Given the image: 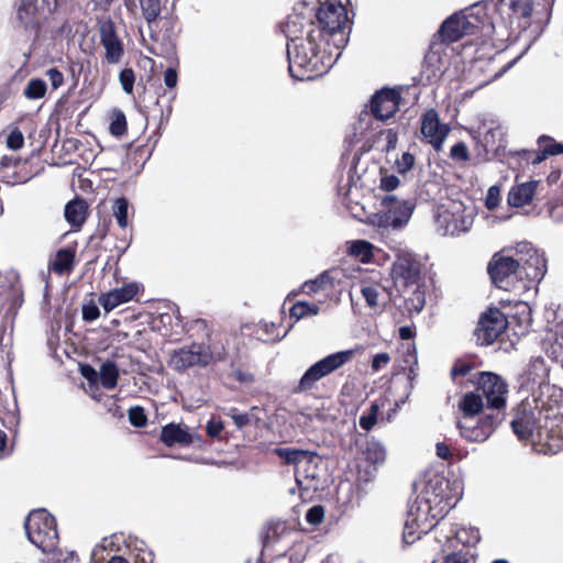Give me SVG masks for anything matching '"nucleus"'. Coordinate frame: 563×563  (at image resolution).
<instances>
[{"instance_id":"41","label":"nucleus","mask_w":563,"mask_h":563,"mask_svg":"<svg viewBox=\"0 0 563 563\" xmlns=\"http://www.w3.org/2000/svg\"><path fill=\"white\" fill-rule=\"evenodd\" d=\"M129 210L130 203L125 197L117 198L112 203V216L122 230H126V228L131 225L129 221Z\"/></svg>"},{"instance_id":"14","label":"nucleus","mask_w":563,"mask_h":563,"mask_svg":"<svg viewBox=\"0 0 563 563\" xmlns=\"http://www.w3.org/2000/svg\"><path fill=\"white\" fill-rule=\"evenodd\" d=\"M518 262L516 255H507L501 250L493 255L487 265L492 283L499 289L519 292Z\"/></svg>"},{"instance_id":"57","label":"nucleus","mask_w":563,"mask_h":563,"mask_svg":"<svg viewBox=\"0 0 563 563\" xmlns=\"http://www.w3.org/2000/svg\"><path fill=\"white\" fill-rule=\"evenodd\" d=\"M324 519V508L321 505L312 506L306 514V520L310 525H319Z\"/></svg>"},{"instance_id":"48","label":"nucleus","mask_w":563,"mask_h":563,"mask_svg":"<svg viewBox=\"0 0 563 563\" xmlns=\"http://www.w3.org/2000/svg\"><path fill=\"white\" fill-rule=\"evenodd\" d=\"M456 538L464 545L475 547L481 540V534L477 528H462L456 532Z\"/></svg>"},{"instance_id":"49","label":"nucleus","mask_w":563,"mask_h":563,"mask_svg":"<svg viewBox=\"0 0 563 563\" xmlns=\"http://www.w3.org/2000/svg\"><path fill=\"white\" fill-rule=\"evenodd\" d=\"M129 421L135 428H143L147 424V416L142 406L131 407L128 411Z\"/></svg>"},{"instance_id":"50","label":"nucleus","mask_w":563,"mask_h":563,"mask_svg":"<svg viewBox=\"0 0 563 563\" xmlns=\"http://www.w3.org/2000/svg\"><path fill=\"white\" fill-rule=\"evenodd\" d=\"M416 164V157L409 152H404L395 162V169L400 175H406L410 172Z\"/></svg>"},{"instance_id":"38","label":"nucleus","mask_w":563,"mask_h":563,"mask_svg":"<svg viewBox=\"0 0 563 563\" xmlns=\"http://www.w3.org/2000/svg\"><path fill=\"white\" fill-rule=\"evenodd\" d=\"M177 319L183 323V330L189 338H206L207 340L210 339L212 330L209 327L207 320L197 318L183 322V318L179 314L177 316Z\"/></svg>"},{"instance_id":"19","label":"nucleus","mask_w":563,"mask_h":563,"mask_svg":"<svg viewBox=\"0 0 563 563\" xmlns=\"http://www.w3.org/2000/svg\"><path fill=\"white\" fill-rule=\"evenodd\" d=\"M60 0H21L18 19L25 30L37 31L43 21L51 16Z\"/></svg>"},{"instance_id":"47","label":"nucleus","mask_w":563,"mask_h":563,"mask_svg":"<svg viewBox=\"0 0 563 563\" xmlns=\"http://www.w3.org/2000/svg\"><path fill=\"white\" fill-rule=\"evenodd\" d=\"M511 12L522 19H530L533 12L532 0H510Z\"/></svg>"},{"instance_id":"12","label":"nucleus","mask_w":563,"mask_h":563,"mask_svg":"<svg viewBox=\"0 0 563 563\" xmlns=\"http://www.w3.org/2000/svg\"><path fill=\"white\" fill-rule=\"evenodd\" d=\"M280 31L290 44L308 43V33L310 31L314 42H319V26L313 19L312 8L305 3L294 8V11L280 24Z\"/></svg>"},{"instance_id":"31","label":"nucleus","mask_w":563,"mask_h":563,"mask_svg":"<svg viewBox=\"0 0 563 563\" xmlns=\"http://www.w3.org/2000/svg\"><path fill=\"white\" fill-rule=\"evenodd\" d=\"M478 366V363L475 358L472 357H461L456 358L451 367L450 376L454 384L459 385L460 387H468L467 380L463 382V377L470 376L474 373H472L476 367Z\"/></svg>"},{"instance_id":"21","label":"nucleus","mask_w":563,"mask_h":563,"mask_svg":"<svg viewBox=\"0 0 563 563\" xmlns=\"http://www.w3.org/2000/svg\"><path fill=\"white\" fill-rule=\"evenodd\" d=\"M478 20L475 16H468L463 13H454L441 24L439 36L444 44H452L460 41L465 35H474L478 32Z\"/></svg>"},{"instance_id":"33","label":"nucleus","mask_w":563,"mask_h":563,"mask_svg":"<svg viewBox=\"0 0 563 563\" xmlns=\"http://www.w3.org/2000/svg\"><path fill=\"white\" fill-rule=\"evenodd\" d=\"M88 205L84 199L76 198L65 206V218L74 228H80L86 221Z\"/></svg>"},{"instance_id":"23","label":"nucleus","mask_w":563,"mask_h":563,"mask_svg":"<svg viewBox=\"0 0 563 563\" xmlns=\"http://www.w3.org/2000/svg\"><path fill=\"white\" fill-rule=\"evenodd\" d=\"M420 123V132L426 142L430 144L435 152H440L451 131L450 126L440 121L439 113L433 108L422 113Z\"/></svg>"},{"instance_id":"1","label":"nucleus","mask_w":563,"mask_h":563,"mask_svg":"<svg viewBox=\"0 0 563 563\" xmlns=\"http://www.w3.org/2000/svg\"><path fill=\"white\" fill-rule=\"evenodd\" d=\"M340 54L341 51H335L331 43L323 38L314 42L310 32L308 43H287L289 74L300 81L316 79L329 71Z\"/></svg>"},{"instance_id":"42","label":"nucleus","mask_w":563,"mask_h":563,"mask_svg":"<svg viewBox=\"0 0 563 563\" xmlns=\"http://www.w3.org/2000/svg\"><path fill=\"white\" fill-rule=\"evenodd\" d=\"M319 311L320 307L316 303L297 301L290 308L289 317L290 319H294L295 322H297L305 317L317 316Z\"/></svg>"},{"instance_id":"36","label":"nucleus","mask_w":563,"mask_h":563,"mask_svg":"<svg viewBox=\"0 0 563 563\" xmlns=\"http://www.w3.org/2000/svg\"><path fill=\"white\" fill-rule=\"evenodd\" d=\"M274 454L284 460L286 465H297L302 461L312 462L316 453L296 448H276Z\"/></svg>"},{"instance_id":"61","label":"nucleus","mask_w":563,"mask_h":563,"mask_svg":"<svg viewBox=\"0 0 563 563\" xmlns=\"http://www.w3.org/2000/svg\"><path fill=\"white\" fill-rule=\"evenodd\" d=\"M53 89H57L64 84V75L56 67L49 68L45 73Z\"/></svg>"},{"instance_id":"22","label":"nucleus","mask_w":563,"mask_h":563,"mask_svg":"<svg viewBox=\"0 0 563 563\" xmlns=\"http://www.w3.org/2000/svg\"><path fill=\"white\" fill-rule=\"evenodd\" d=\"M100 44L104 48V60L118 64L124 55V44L120 38L114 22L110 18L98 21Z\"/></svg>"},{"instance_id":"16","label":"nucleus","mask_w":563,"mask_h":563,"mask_svg":"<svg viewBox=\"0 0 563 563\" xmlns=\"http://www.w3.org/2000/svg\"><path fill=\"white\" fill-rule=\"evenodd\" d=\"M365 300L366 307L374 312H383L393 302V289L382 283L379 273L364 276L353 284Z\"/></svg>"},{"instance_id":"64","label":"nucleus","mask_w":563,"mask_h":563,"mask_svg":"<svg viewBox=\"0 0 563 563\" xmlns=\"http://www.w3.org/2000/svg\"><path fill=\"white\" fill-rule=\"evenodd\" d=\"M223 429H224V424L221 420L212 419L207 423V427H206L207 435L210 437L211 439L219 438L221 432L223 431Z\"/></svg>"},{"instance_id":"51","label":"nucleus","mask_w":563,"mask_h":563,"mask_svg":"<svg viewBox=\"0 0 563 563\" xmlns=\"http://www.w3.org/2000/svg\"><path fill=\"white\" fill-rule=\"evenodd\" d=\"M380 180H379V189L386 192H390L398 188L400 185V180L396 175H388L385 168L379 169Z\"/></svg>"},{"instance_id":"53","label":"nucleus","mask_w":563,"mask_h":563,"mask_svg":"<svg viewBox=\"0 0 563 563\" xmlns=\"http://www.w3.org/2000/svg\"><path fill=\"white\" fill-rule=\"evenodd\" d=\"M5 143L10 150L18 151L22 148L24 146V136L22 131L18 126L13 128L9 132Z\"/></svg>"},{"instance_id":"27","label":"nucleus","mask_w":563,"mask_h":563,"mask_svg":"<svg viewBox=\"0 0 563 563\" xmlns=\"http://www.w3.org/2000/svg\"><path fill=\"white\" fill-rule=\"evenodd\" d=\"M539 180L515 184L507 195V202L510 207L521 208L531 203L536 195Z\"/></svg>"},{"instance_id":"39","label":"nucleus","mask_w":563,"mask_h":563,"mask_svg":"<svg viewBox=\"0 0 563 563\" xmlns=\"http://www.w3.org/2000/svg\"><path fill=\"white\" fill-rule=\"evenodd\" d=\"M289 532H287V528L282 522L269 523L265 527L263 534V549L269 550L274 549V547L287 537Z\"/></svg>"},{"instance_id":"6","label":"nucleus","mask_w":563,"mask_h":563,"mask_svg":"<svg viewBox=\"0 0 563 563\" xmlns=\"http://www.w3.org/2000/svg\"><path fill=\"white\" fill-rule=\"evenodd\" d=\"M474 387L464 395H473L481 401L482 409L506 416L508 384L494 372H476L467 379Z\"/></svg>"},{"instance_id":"55","label":"nucleus","mask_w":563,"mask_h":563,"mask_svg":"<svg viewBox=\"0 0 563 563\" xmlns=\"http://www.w3.org/2000/svg\"><path fill=\"white\" fill-rule=\"evenodd\" d=\"M475 559L470 551L453 552L444 558L442 563H474Z\"/></svg>"},{"instance_id":"63","label":"nucleus","mask_w":563,"mask_h":563,"mask_svg":"<svg viewBox=\"0 0 563 563\" xmlns=\"http://www.w3.org/2000/svg\"><path fill=\"white\" fill-rule=\"evenodd\" d=\"M435 453L439 459L448 462H451L454 459L453 451L451 450L450 445H448L445 442H438L435 444Z\"/></svg>"},{"instance_id":"25","label":"nucleus","mask_w":563,"mask_h":563,"mask_svg":"<svg viewBox=\"0 0 563 563\" xmlns=\"http://www.w3.org/2000/svg\"><path fill=\"white\" fill-rule=\"evenodd\" d=\"M139 285L136 283H129L121 288H115L99 296V303L106 312H110L122 303L133 300L139 294Z\"/></svg>"},{"instance_id":"4","label":"nucleus","mask_w":563,"mask_h":563,"mask_svg":"<svg viewBox=\"0 0 563 563\" xmlns=\"http://www.w3.org/2000/svg\"><path fill=\"white\" fill-rule=\"evenodd\" d=\"M139 2L150 31L151 43L146 48L153 55L173 57L176 54L175 19L161 18V0H139Z\"/></svg>"},{"instance_id":"59","label":"nucleus","mask_w":563,"mask_h":563,"mask_svg":"<svg viewBox=\"0 0 563 563\" xmlns=\"http://www.w3.org/2000/svg\"><path fill=\"white\" fill-rule=\"evenodd\" d=\"M227 415L233 420L234 424L240 430L251 422L250 415L246 412L241 413L236 408H231Z\"/></svg>"},{"instance_id":"43","label":"nucleus","mask_w":563,"mask_h":563,"mask_svg":"<svg viewBox=\"0 0 563 563\" xmlns=\"http://www.w3.org/2000/svg\"><path fill=\"white\" fill-rule=\"evenodd\" d=\"M429 531H421L417 523V519L407 517L404 526L402 541L406 544H412L421 538L422 534H427Z\"/></svg>"},{"instance_id":"35","label":"nucleus","mask_w":563,"mask_h":563,"mask_svg":"<svg viewBox=\"0 0 563 563\" xmlns=\"http://www.w3.org/2000/svg\"><path fill=\"white\" fill-rule=\"evenodd\" d=\"M0 299H3V305L7 306L5 314L14 317L24 301L22 287L11 285L7 290L0 291Z\"/></svg>"},{"instance_id":"24","label":"nucleus","mask_w":563,"mask_h":563,"mask_svg":"<svg viewBox=\"0 0 563 563\" xmlns=\"http://www.w3.org/2000/svg\"><path fill=\"white\" fill-rule=\"evenodd\" d=\"M539 150H520L514 153V157H518L520 165L540 164L548 156L563 154V144L554 141L549 135H541L538 137Z\"/></svg>"},{"instance_id":"46","label":"nucleus","mask_w":563,"mask_h":563,"mask_svg":"<svg viewBox=\"0 0 563 563\" xmlns=\"http://www.w3.org/2000/svg\"><path fill=\"white\" fill-rule=\"evenodd\" d=\"M46 93V84L43 79L32 78L25 89L24 96L27 99H40L43 98Z\"/></svg>"},{"instance_id":"17","label":"nucleus","mask_w":563,"mask_h":563,"mask_svg":"<svg viewBox=\"0 0 563 563\" xmlns=\"http://www.w3.org/2000/svg\"><path fill=\"white\" fill-rule=\"evenodd\" d=\"M448 489L449 481L443 476L434 475L426 483L423 489L417 497L427 504V506H430L438 519H443L455 505Z\"/></svg>"},{"instance_id":"13","label":"nucleus","mask_w":563,"mask_h":563,"mask_svg":"<svg viewBox=\"0 0 563 563\" xmlns=\"http://www.w3.org/2000/svg\"><path fill=\"white\" fill-rule=\"evenodd\" d=\"M354 354V350H345L332 353L316 362L303 373L292 391L295 394L310 391L320 379L349 363Z\"/></svg>"},{"instance_id":"56","label":"nucleus","mask_w":563,"mask_h":563,"mask_svg":"<svg viewBox=\"0 0 563 563\" xmlns=\"http://www.w3.org/2000/svg\"><path fill=\"white\" fill-rule=\"evenodd\" d=\"M303 560V556L297 555L295 558V551L294 549H290L288 551H284L280 553H277L269 563H301Z\"/></svg>"},{"instance_id":"15","label":"nucleus","mask_w":563,"mask_h":563,"mask_svg":"<svg viewBox=\"0 0 563 563\" xmlns=\"http://www.w3.org/2000/svg\"><path fill=\"white\" fill-rule=\"evenodd\" d=\"M404 87H384L376 90L362 111V114H371L375 120L386 122L399 111Z\"/></svg>"},{"instance_id":"7","label":"nucleus","mask_w":563,"mask_h":563,"mask_svg":"<svg viewBox=\"0 0 563 563\" xmlns=\"http://www.w3.org/2000/svg\"><path fill=\"white\" fill-rule=\"evenodd\" d=\"M224 347L214 351L211 344L191 342L190 344L174 349L168 354L167 366L178 374H185L194 368H207L225 360Z\"/></svg>"},{"instance_id":"52","label":"nucleus","mask_w":563,"mask_h":563,"mask_svg":"<svg viewBox=\"0 0 563 563\" xmlns=\"http://www.w3.org/2000/svg\"><path fill=\"white\" fill-rule=\"evenodd\" d=\"M119 81L122 86V89L131 95L133 92L134 82H135V73L132 68H123L119 74Z\"/></svg>"},{"instance_id":"58","label":"nucleus","mask_w":563,"mask_h":563,"mask_svg":"<svg viewBox=\"0 0 563 563\" xmlns=\"http://www.w3.org/2000/svg\"><path fill=\"white\" fill-rule=\"evenodd\" d=\"M500 201V189L498 186H492L487 190L485 206L488 210H495Z\"/></svg>"},{"instance_id":"26","label":"nucleus","mask_w":563,"mask_h":563,"mask_svg":"<svg viewBox=\"0 0 563 563\" xmlns=\"http://www.w3.org/2000/svg\"><path fill=\"white\" fill-rule=\"evenodd\" d=\"M407 517L417 519V523L421 531H431L441 520L438 519L430 506H427V504L421 501L418 497L413 504L409 506Z\"/></svg>"},{"instance_id":"28","label":"nucleus","mask_w":563,"mask_h":563,"mask_svg":"<svg viewBox=\"0 0 563 563\" xmlns=\"http://www.w3.org/2000/svg\"><path fill=\"white\" fill-rule=\"evenodd\" d=\"M76 249L67 246L59 249L55 257L48 262V271L63 276L73 272L75 267Z\"/></svg>"},{"instance_id":"45","label":"nucleus","mask_w":563,"mask_h":563,"mask_svg":"<svg viewBox=\"0 0 563 563\" xmlns=\"http://www.w3.org/2000/svg\"><path fill=\"white\" fill-rule=\"evenodd\" d=\"M351 254L358 257L361 262L368 263L373 258V245L364 240L353 242Z\"/></svg>"},{"instance_id":"37","label":"nucleus","mask_w":563,"mask_h":563,"mask_svg":"<svg viewBox=\"0 0 563 563\" xmlns=\"http://www.w3.org/2000/svg\"><path fill=\"white\" fill-rule=\"evenodd\" d=\"M388 402L387 397H380L373 401L369 408L361 415L358 420L360 427L365 431H371L378 421L380 409Z\"/></svg>"},{"instance_id":"40","label":"nucleus","mask_w":563,"mask_h":563,"mask_svg":"<svg viewBox=\"0 0 563 563\" xmlns=\"http://www.w3.org/2000/svg\"><path fill=\"white\" fill-rule=\"evenodd\" d=\"M119 368L113 361H106L101 364L99 371V379L102 387L113 389L118 385Z\"/></svg>"},{"instance_id":"20","label":"nucleus","mask_w":563,"mask_h":563,"mask_svg":"<svg viewBox=\"0 0 563 563\" xmlns=\"http://www.w3.org/2000/svg\"><path fill=\"white\" fill-rule=\"evenodd\" d=\"M383 211L377 213V224L384 228H401L410 219L413 206L406 200H398L396 196L388 195L382 199Z\"/></svg>"},{"instance_id":"44","label":"nucleus","mask_w":563,"mask_h":563,"mask_svg":"<svg viewBox=\"0 0 563 563\" xmlns=\"http://www.w3.org/2000/svg\"><path fill=\"white\" fill-rule=\"evenodd\" d=\"M109 130L113 136H118V137L122 136L126 133L128 123H126V118H125V114L123 113V111L118 110V109L113 110V112L111 114V122H110Z\"/></svg>"},{"instance_id":"3","label":"nucleus","mask_w":563,"mask_h":563,"mask_svg":"<svg viewBox=\"0 0 563 563\" xmlns=\"http://www.w3.org/2000/svg\"><path fill=\"white\" fill-rule=\"evenodd\" d=\"M461 417L456 426L460 434L468 442H484L505 421L506 416L482 409L481 401L473 395H463L459 401Z\"/></svg>"},{"instance_id":"54","label":"nucleus","mask_w":563,"mask_h":563,"mask_svg":"<svg viewBox=\"0 0 563 563\" xmlns=\"http://www.w3.org/2000/svg\"><path fill=\"white\" fill-rule=\"evenodd\" d=\"M450 157L456 162H466L470 159V153L466 144L463 141L454 144L450 150Z\"/></svg>"},{"instance_id":"60","label":"nucleus","mask_w":563,"mask_h":563,"mask_svg":"<svg viewBox=\"0 0 563 563\" xmlns=\"http://www.w3.org/2000/svg\"><path fill=\"white\" fill-rule=\"evenodd\" d=\"M81 312H82V319L88 322L95 321L100 316L98 306L92 301L87 305H84Z\"/></svg>"},{"instance_id":"30","label":"nucleus","mask_w":563,"mask_h":563,"mask_svg":"<svg viewBox=\"0 0 563 563\" xmlns=\"http://www.w3.org/2000/svg\"><path fill=\"white\" fill-rule=\"evenodd\" d=\"M159 439L166 446H174L176 444L187 446L194 441L192 435L186 429L175 423L164 426Z\"/></svg>"},{"instance_id":"9","label":"nucleus","mask_w":563,"mask_h":563,"mask_svg":"<svg viewBox=\"0 0 563 563\" xmlns=\"http://www.w3.org/2000/svg\"><path fill=\"white\" fill-rule=\"evenodd\" d=\"M27 539L44 553H54L57 549L59 536L54 516L44 509L35 510L29 515L24 522Z\"/></svg>"},{"instance_id":"32","label":"nucleus","mask_w":563,"mask_h":563,"mask_svg":"<svg viewBox=\"0 0 563 563\" xmlns=\"http://www.w3.org/2000/svg\"><path fill=\"white\" fill-rule=\"evenodd\" d=\"M361 459L376 468L377 465L383 464L386 459V450L382 443L375 439L366 440L360 446Z\"/></svg>"},{"instance_id":"11","label":"nucleus","mask_w":563,"mask_h":563,"mask_svg":"<svg viewBox=\"0 0 563 563\" xmlns=\"http://www.w3.org/2000/svg\"><path fill=\"white\" fill-rule=\"evenodd\" d=\"M537 451L542 454L563 451V404L553 401L545 409V421L537 434Z\"/></svg>"},{"instance_id":"5","label":"nucleus","mask_w":563,"mask_h":563,"mask_svg":"<svg viewBox=\"0 0 563 563\" xmlns=\"http://www.w3.org/2000/svg\"><path fill=\"white\" fill-rule=\"evenodd\" d=\"M312 15L319 26V40L328 41L335 51L343 49L350 32L346 7L339 1L327 0L320 2L317 10L312 9Z\"/></svg>"},{"instance_id":"34","label":"nucleus","mask_w":563,"mask_h":563,"mask_svg":"<svg viewBox=\"0 0 563 563\" xmlns=\"http://www.w3.org/2000/svg\"><path fill=\"white\" fill-rule=\"evenodd\" d=\"M36 172L32 169L31 162L29 159H21L16 162L11 173L3 175L4 183L9 185L24 184L35 176Z\"/></svg>"},{"instance_id":"2","label":"nucleus","mask_w":563,"mask_h":563,"mask_svg":"<svg viewBox=\"0 0 563 563\" xmlns=\"http://www.w3.org/2000/svg\"><path fill=\"white\" fill-rule=\"evenodd\" d=\"M394 286L400 292L409 312H420L426 303L422 279V264L411 253L397 255L390 268Z\"/></svg>"},{"instance_id":"8","label":"nucleus","mask_w":563,"mask_h":563,"mask_svg":"<svg viewBox=\"0 0 563 563\" xmlns=\"http://www.w3.org/2000/svg\"><path fill=\"white\" fill-rule=\"evenodd\" d=\"M515 255L518 262L519 294H522L543 279L547 273V258L529 242L518 243Z\"/></svg>"},{"instance_id":"62","label":"nucleus","mask_w":563,"mask_h":563,"mask_svg":"<svg viewBox=\"0 0 563 563\" xmlns=\"http://www.w3.org/2000/svg\"><path fill=\"white\" fill-rule=\"evenodd\" d=\"M390 362V355L387 352H382L374 355L371 367L373 372H378L386 367Z\"/></svg>"},{"instance_id":"18","label":"nucleus","mask_w":563,"mask_h":563,"mask_svg":"<svg viewBox=\"0 0 563 563\" xmlns=\"http://www.w3.org/2000/svg\"><path fill=\"white\" fill-rule=\"evenodd\" d=\"M509 325L506 314L499 308L492 307L481 314L474 335L481 345H490Z\"/></svg>"},{"instance_id":"10","label":"nucleus","mask_w":563,"mask_h":563,"mask_svg":"<svg viewBox=\"0 0 563 563\" xmlns=\"http://www.w3.org/2000/svg\"><path fill=\"white\" fill-rule=\"evenodd\" d=\"M552 401L542 402L541 406H532L528 400H522L514 408V418L510 421L514 433L520 440H530L537 450V434L545 421V409Z\"/></svg>"},{"instance_id":"29","label":"nucleus","mask_w":563,"mask_h":563,"mask_svg":"<svg viewBox=\"0 0 563 563\" xmlns=\"http://www.w3.org/2000/svg\"><path fill=\"white\" fill-rule=\"evenodd\" d=\"M335 284L330 271H324L314 279L307 280L301 285V291L308 296L323 294L328 297L333 292Z\"/></svg>"}]
</instances>
